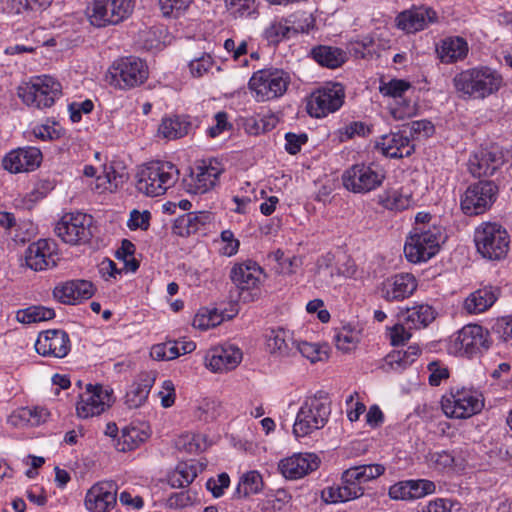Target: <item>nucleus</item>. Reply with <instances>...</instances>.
Segmentation results:
<instances>
[{"instance_id":"1","label":"nucleus","mask_w":512,"mask_h":512,"mask_svg":"<svg viewBox=\"0 0 512 512\" xmlns=\"http://www.w3.org/2000/svg\"><path fill=\"white\" fill-rule=\"evenodd\" d=\"M501 74L490 66H474L456 74L453 85L463 100H484L502 86Z\"/></svg>"},{"instance_id":"2","label":"nucleus","mask_w":512,"mask_h":512,"mask_svg":"<svg viewBox=\"0 0 512 512\" xmlns=\"http://www.w3.org/2000/svg\"><path fill=\"white\" fill-rule=\"evenodd\" d=\"M331 414V400L325 391H317L306 396L302 402L294 424L293 434L296 438L306 437L324 428Z\"/></svg>"},{"instance_id":"3","label":"nucleus","mask_w":512,"mask_h":512,"mask_svg":"<svg viewBox=\"0 0 512 512\" xmlns=\"http://www.w3.org/2000/svg\"><path fill=\"white\" fill-rule=\"evenodd\" d=\"M385 472L382 464H364L343 471L341 485L330 487L328 494L331 502H347L364 494L362 484L378 478Z\"/></svg>"},{"instance_id":"4","label":"nucleus","mask_w":512,"mask_h":512,"mask_svg":"<svg viewBox=\"0 0 512 512\" xmlns=\"http://www.w3.org/2000/svg\"><path fill=\"white\" fill-rule=\"evenodd\" d=\"M178 177L179 171L174 164L153 161L142 166L137 172L136 188L146 196H160L174 186Z\"/></svg>"},{"instance_id":"5","label":"nucleus","mask_w":512,"mask_h":512,"mask_svg":"<svg viewBox=\"0 0 512 512\" xmlns=\"http://www.w3.org/2000/svg\"><path fill=\"white\" fill-rule=\"evenodd\" d=\"M17 94L26 105L44 109L51 107L60 98L62 85L50 75H40L22 83Z\"/></svg>"},{"instance_id":"6","label":"nucleus","mask_w":512,"mask_h":512,"mask_svg":"<svg viewBox=\"0 0 512 512\" xmlns=\"http://www.w3.org/2000/svg\"><path fill=\"white\" fill-rule=\"evenodd\" d=\"M477 252L485 259L498 261L509 251L510 236L507 230L495 222H484L474 233Z\"/></svg>"},{"instance_id":"7","label":"nucleus","mask_w":512,"mask_h":512,"mask_svg":"<svg viewBox=\"0 0 512 512\" xmlns=\"http://www.w3.org/2000/svg\"><path fill=\"white\" fill-rule=\"evenodd\" d=\"M441 240V228L436 225L414 227L404 246L407 260L412 263L428 261L439 252Z\"/></svg>"},{"instance_id":"8","label":"nucleus","mask_w":512,"mask_h":512,"mask_svg":"<svg viewBox=\"0 0 512 512\" xmlns=\"http://www.w3.org/2000/svg\"><path fill=\"white\" fill-rule=\"evenodd\" d=\"M385 177V171L378 164L360 163L344 171L342 182L347 190L365 194L381 186Z\"/></svg>"},{"instance_id":"9","label":"nucleus","mask_w":512,"mask_h":512,"mask_svg":"<svg viewBox=\"0 0 512 512\" xmlns=\"http://www.w3.org/2000/svg\"><path fill=\"white\" fill-rule=\"evenodd\" d=\"M93 228L91 215L81 212L67 213L56 224L55 233L67 244L80 245L90 241Z\"/></svg>"},{"instance_id":"10","label":"nucleus","mask_w":512,"mask_h":512,"mask_svg":"<svg viewBox=\"0 0 512 512\" xmlns=\"http://www.w3.org/2000/svg\"><path fill=\"white\" fill-rule=\"evenodd\" d=\"M482 395L473 389L461 388L451 390L442 398V409L451 418L464 419L481 411Z\"/></svg>"},{"instance_id":"11","label":"nucleus","mask_w":512,"mask_h":512,"mask_svg":"<svg viewBox=\"0 0 512 512\" xmlns=\"http://www.w3.org/2000/svg\"><path fill=\"white\" fill-rule=\"evenodd\" d=\"M135 7V0H94L89 14L96 27L116 25L128 19Z\"/></svg>"},{"instance_id":"12","label":"nucleus","mask_w":512,"mask_h":512,"mask_svg":"<svg viewBox=\"0 0 512 512\" xmlns=\"http://www.w3.org/2000/svg\"><path fill=\"white\" fill-rule=\"evenodd\" d=\"M498 187L493 181H479L471 184L461 197L460 205L464 214L473 216L484 213L496 200Z\"/></svg>"},{"instance_id":"13","label":"nucleus","mask_w":512,"mask_h":512,"mask_svg":"<svg viewBox=\"0 0 512 512\" xmlns=\"http://www.w3.org/2000/svg\"><path fill=\"white\" fill-rule=\"evenodd\" d=\"M344 97V89L341 84H328L310 95L306 105L307 112L315 118L325 117L343 105Z\"/></svg>"},{"instance_id":"14","label":"nucleus","mask_w":512,"mask_h":512,"mask_svg":"<svg viewBox=\"0 0 512 512\" xmlns=\"http://www.w3.org/2000/svg\"><path fill=\"white\" fill-rule=\"evenodd\" d=\"M490 344L488 330L478 324L464 326L453 339L455 352L467 357L483 353L489 349Z\"/></svg>"},{"instance_id":"15","label":"nucleus","mask_w":512,"mask_h":512,"mask_svg":"<svg viewBox=\"0 0 512 512\" xmlns=\"http://www.w3.org/2000/svg\"><path fill=\"white\" fill-rule=\"evenodd\" d=\"M288 83L289 76L282 70L271 72L263 69L253 74L249 87L265 100L281 96L286 91Z\"/></svg>"},{"instance_id":"16","label":"nucleus","mask_w":512,"mask_h":512,"mask_svg":"<svg viewBox=\"0 0 512 512\" xmlns=\"http://www.w3.org/2000/svg\"><path fill=\"white\" fill-rule=\"evenodd\" d=\"M505 162L502 148L497 144L480 147L469 158L468 168L474 177L492 176Z\"/></svg>"},{"instance_id":"17","label":"nucleus","mask_w":512,"mask_h":512,"mask_svg":"<svg viewBox=\"0 0 512 512\" xmlns=\"http://www.w3.org/2000/svg\"><path fill=\"white\" fill-rule=\"evenodd\" d=\"M117 484L102 481L94 484L86 493L84 505L89 512H110L117 503Z\"/></svg>"},{"instance_id":"18","label":"nucleus","mask_w":512,"mask_h":512,"mask_svg":"<svg viewBox=\"0 0 512 512\" xmlns=\"http://www.w3.org/2000/svg\"><path fill=\"white\" fill-rule=\"evenodd\" d=\"M148 75V66H109L105 81L114 88L126 90L144 83Z\"/></svg>"},{"instance_id":"19","label":"nucleus","mask_w":512,"mask_h":512,"mask_svg":"<svg viewBox=\"0 0 512 512\" xmlns=\"http://www.w3.org/2000/svg\"><path fill=\"white\" fill-rule=\"evenodd\" d=\"M42 159V152L39 148L25 146L7 153L2 160V165L11 173L29 172L38 168Z\"/></svg>"},{"instance_id":"20","label":"nucleus","mask_w":512,"mask_h":512,"mask_svg":"<svg viewBox=\"0 0 512 512\" xmlns=\"http://www.w3.org/2000/svg\"><path fill=\"white\" fill-rule=\"evenodd\" d=\"M437 21L436 11L427 6H413L399 13L395 19L396 26L406 33L424 30Z\"/></svg>"},{"instance_id":"21","label":"nucleus","mask_w":512,"mask_h":512,"mask_svg":"<svg viewBox=\"0 0 512 512\" xmlns=\"http://www.w3.org/2000/svg\"><path fill=\"white\" fill-rule=\"evenodd\" d=\"M57 260L56 245L47 239H40L30 244L25 251V263L34 271L53 268Z\"/></svg>"},{"instance_id":"22","label":"nucleus","mask_w":512,"mask_h":512,"mask_svg":"<svg viewBox=\"0 0 512 512\" xmlns=\"http://www.w3.org/2000/svg\"><path fill=\"white\" fill-rule=\"evenodd\" d=\"M35 349L42 356L63 358L71 349L69 335L61 329L43 331L36 340Z\"/></svg>"},{"instance_id":"23","label":"nucleus","mask_w":512,"mask_h":512,"mask_svg":"<svg viewBox=\"0 0 512 512\" xmlns=\"http://www.w3.org/2000/svg\"><path fill=\"white\" fill-rule=\"evenodd\" d=\"M110 395L102 386L88 384L84 392L80 394L77 403V415L81 418L98 416L109 406Z\"/></svg>"},{"instance_id":"24","label":"nucleus","mask_w":512,"mask_h":512,"mask_svg":"<svg viewBox=\"0 0 512 512\" xmlns=\"http://www.w3.org/2000/svg\"><path fill=\"white\" fill-rule=\"evenodd\" d=\"M266 274L258 263L252 260H245L235 263L230 271V279L240 290H252L261 286Z\"/></svg>"},{"instance_id":"25","label":"nucleus","mask_w":512,"mask_h":512,"mask_svg":"<svg viewBox=\"0 0 512 512\" xmlns=\"http://www.w3.org/2000/svg\"><path fill=\"white\" fill-rule=\"evenodd\" d=\"M435 491L436 485L433 481L427 479H409L391 485L388 490V495L392 500L412 501L433 494Z\"/></svg>"},{"instance_id":"26","label":"nucleus","mask_w":512,"mask_h":512,"mask_svg":"<svg viewBox=\"0 0 512 512\" xmlns=\"http://www.w3.org/2000/svg\"><path fill=\"white\" fill-rule=\"evenodd\" d=\"M320 460L313 453H298L280 461L279 470L285 478L299 479L319 467Z\"/></svg>"},{"instance_id":"27","label":"nucleus","mask_w":512,"mask_h":512,"mask_svg":"<svg viewBox=\"0 0 512 512\" xmlns=\"http://www.w3.org/2000/svg\"><path fill=\"white\" fill-rule=\"evenodd\" d=\"M418 282L411 273H399L383 283L382 297L387 301H401L410 297L417 289Z\"/></svg>"},{"instance_id":"28","label":"nucleus","mask_w":512,"mask_h":512,"mask_svg":"<svg viewBox=\"0 0 512 512\" xmlns=\"http://www.w3.org/2000/svg\"><path fill=\"white\" fill-rule=\"evenodd\" d=\"M296 342L293 333L283 328L272 329L266 336V346L269 354L280 360L297 355Z\"/></svg>"},{"instance_id":"29","label":"nucleus","mask_w":512,"mask_h":512,"mask_svg":"<svg viewBox=\"0 0 512 512\" xmlns=\"http://www.w3.org/2000/svg\"><path fill=\"white\" fill-rule=\"evenodd\" d=\"M241 360V350L229 345L211 350L205 357V365L213 372L222 373L236 368Z\"/></svg>"},{"instance_id":"30","label":"nucleus","mask_w":512,"mask_h":512,"mask_svg":"<svg viewBox=\"0 0 512 512\" xmlns=\"http://www.w3.org/2000/svg\"><path fill=\"white\" fill-rule=\"evenodd\" d=\"M53 295L63 304L74 305L91 298L94 295V287L90 281L73 280L55 287Z\"/></svg>"},{"instance_id":"31","label":"nucleus","mask_w":512,"mask_h":512,"mask_svg":"<svg viewBox=\"0 0 512 512\" xmlns=\"http://www.w3.org/2000/svg\"><path fill=\"white\" fill-rule=\"evenodd\" d=\"M222 172L220 163L217 161H202L197 165L191 174V185L193 192L196 194H203L212 189L219 175Z\"/></svg>"},{"instance_id":"32","label":"nucleus","mask_w":512,"mask_h":512,"mask_svg":"<svg viewBox=\"0 0 512 512\" xmlns=\"http://www.w3.org/2000/svg\"><path fill=\"white\" fill-rule=\"evenodd\" d=\"M500 295V289L487 285L470 293L464 300L463 307L469 314H480L493 306Z\"/></svg>"},{"instance_id":"33","label":"nucleus","mask_w":512,"mask_h":512,"mask_svg":"<svg viewBox=\"0 0 512 512\" xmlns=\"http://www.w3.org/2000/svg\"><path fill=\"white\" fill-rule=\"evenodd\" d=\"M377 147L390 158H403L410 156L415 148L411 140L400 133L384 135L377 142Z\"/></svg>"},{"instance_id":"34","label":"nucleus","mask_w":512,"mask_h":512,"mask_svg":"<svg viewBox=\"0 0 512 512\" xmlns=\"http://www.w3.org/2000/svg\"><path fill=\"white\" fill-rule=\"evenodd\" d=\"M150 437V428L145 423L131 424L124 427L121 435L115 440L117 451L127 452L136 449Z\"/></svg>"},{"instance_id":"35","label":"nucleus","mask_w":512,"mask_h":512,"mask_svg":"<svg viewBox=\"0 0 512 512\" xmlns=\"http://www.w3.org/2000/svg\"><path fill=\"white\" fill-rule=\"evenodd\" d=\"M155 381L154 376L143 373L138 380L133 382L125 395V404L128 408H138L142 406L150 393Z\"/></svg>"},{"instance_id":"36","label":"nucleus","mask_w":512,"mask_h":512,"mask_svg":"<svg viewBox=\"0 0 512 512\" xmlns=\"http://www.w3.org/2000/svg\"><path fill=\"white\" fill-rule=\"evenodd\" d=\"M401 314L409 329H419L432 323L437 313L431 305L420 303L406 308Z\"/></svg>"},{"instance_id":"37","label":"nucleus","mask_w":512,"mask_h":512,"mask_svg":"<svg viewBox=\"0 0 512 512\" xmlns=\"http://www.w3.org/2000/svg\"><path fill=\"white\" fill-rule=\"evenodd\" d=\"M437 52L443 62H458L466 58L469 52V46L464 38L460 36H450L441 41Z\"/></svg>"},{"instance_id":"38","label":"nucleus","mask_w":512,"mask_h":512,"mask_svg":"<svg viewBox=\"0 0 512 512\" xmlns=\"http://www.w3.org/2000/svg\"><path fill=\"white\" fill-rule=\"evenodd\" d=\"M211 221V213L207 211L190 212L179 216L174 223V230L180 236H188L198 231Z\"/></svg>"},{"instance_id":"39","label":"nucleus","mask_w":512,"mask_h":512,"mask_svg":"<svg viewBox=\"0 0 512 512\" xmlns=\"http://www.w3.org/2000/svg\"><path fill=\"white\" fill-rule=\"evenodd\" d=\"M191 128V123L184 117L173 116L162 119L158 133L165 139L175 140L186 136Z\"/></svg>"},{"instance_id":"40","label":"nucleus","mask_w":512,"mask_h":512,"mask_svg":"<svg viewBox=\"0 0 512 512\" xmlns=\"http://www.w3.org/2000/svg\"><path fill=\"white\" fill-rule=\"evenodd\" d=\"M412 196L399 189H387L378 195V203L391 211H402L412 204Z\"/></svg>"},{"instance_id":"41","label":"nucleus","mask_w":512,"mask_h":512,"mask_svg":"<svg viewBox=\"0 0 512 512\" xmlns=\"http://www.w3.org/2000/svg\"><path fill=\"white\" fill-rule=\"evenodd\" d=\"M49 417V412L43 407L21 408L10 417L13 425L26 424L30 426H38L45 422Z\"/></svg>"},{"instance_id":"42","label":"nucleus","mask_w":512,"mask_h":512,"mask_svg":"<svg viewBox=\"0 0 512 512\" xmlns=\"http://www.w3.org/2000/svg\"><path fill=\"white\" fill-rule=\"evenodd\" d=\"M314 61L318 64H344L348 61L347 53L341 48L318 45L311 50Z\"/></svg>"},{"instance_id":"43","label":"nucleus","mask_w":512,"mask_h":512,"mask_svg":"<svg viewBox=\"0 0 512 512\" xmlns=\"http://www.w3.org/2000/svg\"><path fill=\"white\" fill-rule=\"evenodd\" d=\"M420 348L417 345H411L404 351H395L385 358V366L391 370L402 371L411 365L419 356Z\"/></svg>"},{"instance_id":"44","label":"nucleus","mask_w":512,"mask_h":512,"mask_svg":"<svg viewBox=\"0 0 512 512\" xmlns=\"http://www.w3.org/2000/svg\"><path fill=\"white\" fill-rule=\"evenodd\" d=\"M293 24L294 21L291 20V17L274 20L270 26L266 28L265 36L272 43H278L284 39H289L291 35H295L299 32Z\"/></svg>"},{"instance_id":"45","label":"nucleus","mask_w":512,"mask_h":512,"mask_svg":"<svg viewBox=\"0 0 512 512\" xmlns=\"http://www.w3.org/2000/svg\"><path fill=\"white\" fill-rule=\"evenodd\" d=\"M263 485L262 476L258 471H248L240 477L234 495L242 498L257 494L262 490Z\"/></svg>"},{"instance_id":"46","label":"nucleus","mask_w":512,"mask_h":512,"mask_svg":"<svg viewBox=\"0 0 512 512\" xmlns=\"http://www.w3.org/2000/svg\"><path fill=\"white\" fill-rule=\"evenodd\" d=\"M54 317L55 311L52 308L44 306H30L28 308L21 309L16 313L17 321L24 324L47 321Z\"/></svg>"},{"instance_id":"47","label":"nucleus","mask_w":512,"mask_h":512,"mask_svg":"<svg viewBox=\"0 0 512 512\" xmlns=\"http://www.w3.org/2000/svg\"><path fill=\"white\" fill-rule=\"evenodd\" d=\"M222 413V405L216 399H203L196 410V417L200 421L211 422L217 419Z\"/></svg>"},{"instance_id":"48","label":"nucleus","mask_w":512,"mask_h":512,"mask_svg":"<svg viewBox=\"0 0 512 512\" xmlns=\"http://www.w3.org/2000/svg\"><path fill=\"white\" fill-rule=\"evenodd\" d=\"M410 88V82L403 79H392L388 82H381L379 91L383 96H389L402 100L403 95Z\"/></svg>"},{"instance_id":"49","label":"nucleus","mask_w":512,"mask_h":512,"mask_svg":"<svg viewBox=\"0 0 512 512\" xmlns=\"http://www.w3.org/2000/svg\"><path fill=\"white\" fill-rule=\"evenodd\" d=\"M196 464L181 463L177 467V475L172 478L173 487H185L194 481L198 474Z\"/></svg>"},{"instance_id":"50","label":"nucleus","mask_w":512,"mask_h":512,"mask_svg":"<svg viewBox=\"0 0 512 512\" xmlns=\"http://www.w3.org/2000/svg\"><path fill=\"white\" fill-rule=\"evenodd\" d=\"M225 5L235 17H248L257 13L256 0H225Z\"/></svg>"},{"instance_id":"51","label":"nucleus","mask_w":512,"mask_h":512,"mask_svg":"<svg viewBox=\"0 0 512 512\" xmlns=\"http://www.w3.org/2000/svg\"><path fill=\"white\" fill-rule=\"evenodd\" d=\"M358 342V336L355 332L347 327L341 328L335 335V345L343 352L353 350Z\"/></svg>"},{"instance_id":"52","label":"nucleus","mask_w":512,"mask_h":512,"mask_svg":"<svg viewBox=\"0 0 512 512\" xmlns=\"http://www.w3.org/2000/svg\"><path fill=\"white\" fill-rule=\"evenodd\" d=\"M427 369L429 371L428 382L431 386H439L444 380L449 378L448 367L442 361H431Z\"/></svg>"},{"instance_id":"53","label":"nucleus","mask_w":512,"mask_h":512,"mask_svg":"<svg viewBox=\"0 0 512 512\" xmlns=\"http://www.w3.org/2000/svg\"><path fill=\"white\" fill-rule=\"evenodd\" d=\"M390 114L395 120H405L416 114V107L405 99L397 100L396 106L390 108Z\"/></svg>"},{"instance_id":"54","label":"nucleus","mask_w":512,"mask_h":512,"mask_svg":"<svg viewBox=\"0 0 512 512\" xmlns=\"http://www.w3.org/2000/svg\"><path fill=\"white\" fill-rule=\"evenodd\" d=\"M412 137H429L434 133V125L428 120H417L405 125Z\"/></svg>"},{"instance_id":"55","label":"nucleus","mask_w":512,"mask_h":512,"mask_svg":"<svg viewBox=\"0 0 512 512\" xmlns=\"http://www.w3.org/2000/svg\"><path fill=\"white\" fill-rule=\"evenodd\" d=\"M151 218V214L149 211L140 212L138 210H133L130 213V218L127 222V226L131 230L141 229L147 230L149 228V221Z\"/></svg>"},{"instance_id":"56","label":"nucleus","mask_w":512,"mask_h":512,"mask_svg":"<svg viewBox=\"0 0 512 512\" xmlns=\"http://www.w3.org/2000/svg\"><path fill=\"white\" fill-rule=\"evenodd\" d=\"M229 484V475L227 473H221L218 475L217 479L210 478L206 483V487L211 491L214 497L219 498L224 494V489L227 488Z\"/></svg>"},{"instance_id":"57","label":"nucleus","mask_w":512,"mask_h":512,"mask_svg":"<svg viewBox=\"0 0 512 512\" xmlns=\"http://www.w3.org/2000/svg\"><path fill=\"white\" fill-rule=\"evenodd\" d=\"M494 329L503 342L512 346V317L498 319Z\"/></svg>"},{"instance_id":"58","label":"nucleus","mask_w":512,"mask_h":512,"mask_svg":"<svg viewBox=\"0 0 512 512\" xmlns=\"http://www.w3.org/2000/svg\"><path fill=\"white\" fill-rule=\"evenodd\" d=\"M297 354L300 353L303 357L310 360L312 363L322 360L321 351L316 344L308 343L305 341L296 342Z\"/></svg>"},{"instance_id":"59","label":"nucleus","mask_w":512,"mask_h":512,"mask_svg":"<svg viewBox=\"0 0 512 512\" xmlns=\"http://www.w3.org/2000/svg\"><path fill=\"white\" fill-rule=\"evenodd\" d=\"M285 139V149L291 155L297 154L300 151L301 146L308 141V137L306 134L297 135L294 133H287L285 135Z\"/></svg>"},{"instance_id":"60","label":"nucleus","mask_w":512,"mask_h":512,"mask_svg":"<svg viewBox=\"0 0 512 512\" xmlns=\"http://www.w3.org/2000/svg\"><path fill=\"white\" fill-rule=\"evenodd\" d=\"M410 338L411 333L403 324H395L390 330V339L393 346L404 345Z\"/></svg>"},{"instance_id":"61","label":"nucleus","mask_w":512,"mask_h":512,"mask_svg":"<svg viewBox=\"0 0 512 512\" xmlns=\"http://www.w3.org/2000/svg\"><path fill=\"white\" fill-rule=\"evenodd\" d=\"M369 132L367 126L362 122H353L340 131V140L346 141L355 135L365 136Z\"/></svg>"},{"instance_id":"62","label":"nucleus","mask_w":512,"mask_h":512,"mask_svg":"<svg viewBox=\"0 0 512 512\" xmlns=\"http://www.w3.org/2000/svg\"><path fill=\"white\" fill-rule=\"evenodd\" d=\"M192 0H159L162 13L165 16L171 15L174 11L185 10Z\"/></svg>"},{"instance_id":"63","label":"nucleus","mask_w":512,"mask_h":512,"mask_svg":"<svg viewBox=\"0 0 512 512\" xmlns=\"http://www.w3.org/2000/svg\"><path fill=\"white\" fill-rule=\"evenodd\" d=\"M245 130L252 135H258L271 130V127L265 125V118L249 117L244 122Z\"/></svg>"},{"instance_id":"64","label":"nucleus","mask_w":512,"mask_h":512,"mask_svg":"<svg viewBox=\"0 0 512 512\" xmlns=\"http://www.w3.org/2000/svg\"><path fill=\"white\" fill-rule=\"evenodd\" d=\"M452 504L449 500L436 498L422 507V512H450Z\"/></svg>"}]
</instances>
